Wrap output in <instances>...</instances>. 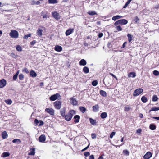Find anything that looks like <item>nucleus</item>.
Masks as SVG:
<instances>
[{
    "mask_svg": "<svg viewBox=\"0 0 159 159\" xmlns=\"http://www.w3.org/2000/svg\"><path fill=\"white\" fill-rule=\"evenodd\" d=\"M75 114V111L73 110H71L69 111L67 114H66L63 117L65 120L68 121H70L72 118L73 114Z\"/></svg>",
    "mask_w": 159,
    "mask_h": 159,
    "instance_id": "obj_1",
    "label": "nucleus"
},
{
    "mask_svg": "<svg viewBox=\"0 0 159 159\" xmlns=\"http://www.w3.org/2000/svg\"><path fill=\"white\" fill-rule=\"evenodd\" d=\"M128 21L125 19H120L116 21L114 23V25L117 26L119 25H125L128 23Z\"/></svg>",
    "mask_w": 159,
    "mask_h": 159,
    "instance_id": "obj_2",
    "label": "nucleus"
},
{
    "mask_svg": "<svg viewBox=\"0 0 159 159\" xmlns=\"http://www.w3.org/2000/svg\"><path fill=\"white\" fill-rule=\"evenodd\" d=\"M9 35L11 38H17L19 37V33L18 31L16 30H11L9 33Z\"/></svg>",
    "mask_w": 159,
    "mask_h": 159,
    "instance_id": "obj_3",
    "label": "nucleus"
},
{
    "mask_svg": "<svg viewBox=\"0 0 159 159\" xmlns=\"http://www.w3.org/2000/svg\"><path fill=\"white\" fill-rule=\"evenodd\" d=\"M62 102L61 101H56L53 103L55 109L59 110L61 107Z\"/></svg>",
    "mask_w": 159,
    "mask_h": 159,
    "instance_id": "obj_4",
    "label": "nucleus"
},
{
    "mask_svg": "<svg viewBox=\"0 0 159 159\" xmlns=\"http://www.w3.org/2000/svg\"><path fill=\"white\" fill-rule=\"evenodd\" d=\"M143 91V90L142 88H138L135 90L134 93L133 95L134 97H136L139 95Z\"/></svg>",
    "mask_w": 159,
    "mask_h": 159,
    "instance_id": "obj_5",
    "label": "nucleus"
},
{
    "mask_svg": "<svg viewBox=\"0 0 159 159\" xmlns=\"http://www.w3.org/2000/svg\"><path fill=\"white\" fill-rule=\"evenodd\" d=\"M34 125L35 126H37L38 125V123H39L38 126H43L44 125V122L42 120L39 121L37 119H35L34 121Z\"/></svg>",
    "mask_w": 159,
    "mask_h": 159,
    "instance_id": "obj_6",
    "label": "nucleus"
},
{
    "mask_svg": "<svg viewBox=\"0 0 159 159\" xmlns=\"http://www.w3.org/2000/svg\"><path fill=\"white\" fill-rule=\"evenodd\" d=\"M60 96V95L58 93H57L55 94L52 95L49 98V99L51 101H54L57 99Z\"/></svg>",
    "mask_w": 159,
    "mask_h": 159,
    "instance_id": "obj_7",
    "label": "nucleus"
},
{
    "mask_svg": "<svg viewBox=\"0 0 159 159\" xmlns=\"http://www.w3.org/2000/svg\"><path fill=\"white\" fill-rule=\"evenodd\" d=\"M52 15L53 17L56 20H58L60 18L59 13L56 11L52 12Z\"/></svg>",
    "mask_w": 159,
    "mask_h": 159,
    "instance_id": "obj_8",
    "label": "nucleus"
},
{
    "mask_svg": "<svg viewBox=\"0 0 159 159\" xmlns=\"http://www.w3.org/2000/svg\"><path fill=\"white\" fill-rule=\"evenodd\" d=\"M45 111L51 115L53 116L54 115V110L52 108H46L45 109Z\"/></svg>",
    "mask_w": 159,
    "mask_h": 159,
    "instance_id": "obj_9",
    "label": "nucleus"
},
{
    "mask_svg": "<svg viewBox=\"0 0 159 159\" xmlns=\"http://www.w3.org/2000/svg\"><path fill=\"white\" fill-rule=\"evenodd\" d=\"M152 155V154L150 152H148L143 157L144 159H149Z\"/></svg>",
    "mask_w": 159,
    "mask_h": 159,
    "instance_id": "obj_10",
    "label": "nucleus"
},
{
    "mask_svg": "<svg viewBox=\"0 0 159 159\" xmlns=\"http://www.w3.org/2000/svg\"><path fill=\"white\" fill-rule=\"evenodd\" d=\"M70 103L74 106H76L78 104V102L74 97L70 98Z\"/></svg>",
    "mask_w": 159,
    "mask_h": 159,
    "instance_id": "obj_11",
    "label": "nucleus"
},
{
    "mask_svg": "<svg viewBox=\"0 0 159 159\" xmlns=\"http://www.w3.org/2000/svg\"><path fill=\"white\" fill-rule=\"evenodd\" d=\"M39 142L43 143L46 140V137L44 134L41 135L39 138Z\"/></svg>",
    "mask_w": 159,
    "mask_h": 159,
    "instance_id": "obj_12",
    "label": "nucleus"
},
{
    "mask_svg": "<svg viewBox=\"0 0 159 159\" xmlns=\"http://www.w3.org/2000/svg\"><path fill=\"white\" fill-rule=\"evenodd\" d=\"M74 29L73 28L69 29L66 30L65 32L66 36H68L71 34L74 31Z\"/></svg>",
    "mask_w": 159,
    "mask_h": 159,
    "instance_id": "obj_13",
    "label": "nucleus"
},
{
    "mask_svg": "<svg viewBox=\"0 0 159 159\" xmlns=\"http://www.w3.org/2000/svg\"><path fill=\"white\" fill-rule=\"evenodd\" d=\"M41 16H42V18L43 19L46 18H49V16H48V13L45 11H43L41 13Z\"/></svg>",
    "mask_w": 159,
    "mask_h": 159,
    "instance_id": "obj_14",
    "label": "nucleus"
},
{
    "mask_svg": "<svg viewBox=\"0 0 159 159\" xmlns=\"http://www.w3.org/2000/svg\"><path fill=\"white\" fill-rule=\"evenodd\" d=\"M43 30L42 29L39 28L37 30L36 34L39 36L41 37L43 35Z\"/></svg>",
    "mask_w": 159,
    "mask_h": 159,
    "instance_id": "obj_15",
    "label": "nucleus"
},
{
    "mask_svg": "<svg viewBox=\"0 0 159 159\" xmlns=\"http://www.w3.org/2000/svg\"><path fill=\"white\" fill-rule=\"evenodd\" d=\"M66 108L64 107L61 109L60 111V114L61 116L63 117L64 116L66 115Z\"/></svg>",
    "mask_w": 159,
    "mask_h": 159,
    "instance_id": "obj_16",
    "label": "nucleus"
},
{
    "mask_svg": "<svg viewBox=\"0 0 159 159\" xmlns=\"http://www.w3.org/2000/svg\"><path fill=\"white\" fill-rule=\"evenodd\" d=\"M54 50L57 52H61L62 50V47L59 45H56L54 48Z\"/></svg>",
    "mask_w": 159,
    "mask_h": 159,
    "instance_id": "obj_17",
    "label": "nucleus"
},
{
    "mask_svg": "<svg viewBox=\"0 0 159 159\" xmlns=\"http://www.w3.org/2000/svg\"><path fill=\"white\" fill-rule=\"evenodd\" d=\"M6 83V81L4 79H2L1 80V88H2L5 86Z\"/></svg>",
    "mask_w": 159,
    "mask_h": 159,
    "instance_id": "obj_18",
    "label": "nucleus"
},
{
    "mask_svg": "<svg viewBox=\"0 0 159 159\" xmlns=\"http://www.w3.org/2000/svg\"><path fill=\"white\" fill-rule=\"evenodd\" d=\"M74 118L75 119L74 122L75 123H77L79 122L80 117L78 115H76L74 116Z\"/></svg>",
    "mask_w": 159,
    "mask_h": 159,
    "instance_id": "obj_19",
    "label": "nucleus"
},
{
    "mask_svg": "<svg viewBox=\"0 0 159 159\" xmlns=\"http://www.w3.org/2000/svg\"><path fill=\"white\" fill-rule=\"evenodd\" d=\"M99 107L98 104L95 105L93 107V112H96L98 111Z\"/></svg>",
    "mask_w": 159,
    "mask_h": 159,
    "instance_id": "obj_20",
    "label": "nucleus"
},
{
    "mask_svg": "<svg viewBox=\"0 0 159 159\" xmlns=\"http://www.w3.org/2000/svg\"><path fill=\"white\" fill-rule=\"evenodd\" d=\"M2 136L3 139H5L8 137V134L6 131H4L2 133Z\"/></svg>",
    "mask_w": 159,
    "mask_h": 159,
    "instance_id": "obj_21",
    "label": "nucleus"
},
{
    "mask_svg": "<svg viewBox=\"0 0 159 159\" xmlns=\"http://www.w3.org/2000/svg\"><path fill=\"white\" fill-rule=\"evenodd\" d=\"M30 76L33 77H35L37 76V74L33 70H31L30 72Z\"/></svg>",
    "mask_w": 159,
    "mask_h": 159,
    "instance_id": "obj_22",
    "label": "nucleus"
},
{
    "mask_svg": "<svg viewBox=\"0 0 159 159\" xmlns=\"http://www.w3.org/2000/svg\"><path fill=\"white\" fill-rule=\"evenodd\" d=\"M79 63L80 65L84 66L86 65L87 62L84 59H82L80 61Z\"/></svg>",
    "mask_w": 159,
    "mask_h": 159,
    "instance_id": "obj_23",
    "label": "nucleus"
},
{
    "mask_svg": "<svg viewBox=\"0 0 159 159\" xmlns=\"http://www.w3.org/2000/svg\"><path fill=\"white\" fill-rule=\"evenodd\" d=\"M83 71L84 73L87 74L89 72V70L88 67L84 66L83 68Z\"/></svg>",
    "mask_w": 159,
    "mask_h": 159,
    "instance_id": "obj_24",
    "label": "nucleus"
},
{
    "mask_svg": "<svg viewBox=\"0 0 159 159\" xmlns=\"http://www.w3.org/2000/svg\"><path fill=\"white\" fill-rule=\"evenodd\" d=\"M122 17V16L120 15H116L112 17V20H113L115 21L116 20L120 19Z\"/></svg>",
    "mask_w": 159,
    "mask_h": 159,
    "instance_id": "obj_25",
    "label": "nucleus"
},
{
    "mask_svg": "<svg viewBox=\"0 0 159 159\" xmlns=\"http://www.w3.org/2000/svg\"><path fill=\"white\" fill-rule=\"evenodd\" d=\"M99 93L103 97H105L107 96V94L106 92L103 90H100Z\"/></svg>",
    "mask_w": 159,
    "mask_h": 159,
    "instance_id": "obj_26",
    "label": "nucleus"
},
{
    "mask_svg": "<svg viewBox=\"0 0 159 159\" xmlns=\"http://www.w3.org/2000/svg\"><path fill=\"white\" fill-rule=\"evenodd\" d=\"M127 36L128 42L129 43L131 42L133 39V36L130 34H128L127 35Z\"/></svg>",
    "mask_w": 159,
    "mask_h": 159,
    "instance_id": "obj_27",
    "label": "nucleus"
},
{
    "mask_svg": "<svg viewBox=\"0 0 159 159\" xmlns=\"http://www.w3.org/2000/svg\"><path fill=\"white\" fill-rule=\"evenodd\" d=\"M136 76V74L134 72H131L128 75V77H133L134 78Z\"/></svg>",
    "mask_w": 159,
    "mask_h": 159,
    "instance_id": "obj_28",
    "label": "nucleus"
},
{
    "mask_svg": "<svg viewBox=\"0 0 159 159\" xmlns=\"http://www.w3.org/2000/svg\"><path fill=\"white\" fill-rule=\"evenodd\" d=\"M107 116V114L106 112H104L101 113L100 117L102 119H104L106 118Z\"/></svg>",
    "mask_w": 159,
    "mask_h": 159,
    "instance_id": "obj_29",
    "label": "nucleus"
},
{
    "mask_svg": "<svg viewBox=\"0 0 159 159\" xmlns=\"http://www.w3.org/2000/svg\"><path fill=\"white\" fill-rule=\"evenodd\" d=\"M90 122L91 124L93 125H95L96 124V120L91 118H89Z\"/></svg>",
    "mask_w": 159,
    "mask_h": 159,
    "instance_id": "obj_30",
    "label": "nucleus"
},
{
    "mask_svg": "<svg viewBox=\"0 0 159 159\" xmlns=\"http://www.w3.org/2000/svg\"><path fill=\"white\" fill-rule=\"evenodd\" d=\"M35 148H32L30 149V152H29L28 153V155H34L35 154Z\"/></svg>",
    "mask_w": 159,
    "mask_h": 159,
    "instance_id": "obj_31",
    "label": "nucleus"
},
{
    "mask_svg": "<svg viewBox=\"0 0 159 159\" xmlns=\"http://www.w3.org/2000/svg\"><path fill=\"white\" fill-rule=\"evenodd\" d=\"M156 126L154 124H151L149 126V128L151 130H153L156 129Z\"/></svg>",
    "mask_w": 159,
    "mask_h": 159,
    "instance_id": "obj_32",
    "label": "nucleus"
},
{
    "mask_svg": "<svg viewBox=\"0 0 159 159\" xmlns=\"http://www.w3.org/2000/svg\"><path fill=\"white\" fill-rule=\"evenodd\" d=\"M10 153L7 152H4L2 155V157H5L9 156Z\"/></svg>",
    "mask_w": 159,
    "mask_h": 159,
    "instance_id": "obj_33",
    "label": "nucleus"
},
{
    "mask_svg": "<svg viewBox=\"0 0 159 159\" xmlns=\"http://www.w3.org/2000/svg\"><path fill=\"white\" fill-rule=\"evenodd\" d=\"M141 99L143 103H146L148 101L147 98L144 96L141 97Z\"/></svg>",
    "mask_w": 159,
    "mask_h": 159,
    "instance_id": "obj_34",
    "label": "nucleus"
},
{
    "mask_svg": "<svg viewBox=\"0 0 159 159\" xmlns=\"http://www.w3.org/2000/svg\"><path fill=\"white\" fill-rule=\"evenodd\" d=\"M87 13L90 16H93L97 14L95 11H89L87 12Z\"/></svg>",
    "mask_w": 159,
    "mask_h": 159,
    "instance_id": "obj_35",
    "label": "nucleus"
},
{
    "mask_svg": "<svg viewBox=\"0 0 159 159\" xmlns=\"http://www.w3.org/2000/svg\"><path fill=\"white\" fill-rule=\"evenodd\" d=\"M79 109L80 110V111L83 113H84L86 110V108L82 106H80L79 107Z\"/></svg>",
    "mask_w": 159,
    "mask_h": 159,
    "instance_id": "obj_36",
    "label": "nucleus"
},
{
    "mask_svg": "<svg viewBox=\"0 0 159 159\" xmlns=\"http://www.w3.org/2000/svg\"><path fill=\"white\" fill-rule=\"evenodd\" d=\"M48 2L50 4H55L58 2L57 0H48Z\"/></svg>",
    "mask_w": 159,
    "mask_h": 159,
    "instance_id": "obj_37",
    "label": "nucleus"
},
{
    "mask_svg": "<svg viewBox=\"0 0 159 159\" xmlns=\"http://www.w3.org/2000/svg\"><path fill=\"white\" fill-rule=\"evenodd\" d=\"M12 142L13 143H18L19 144L21 143V141L20 139H15L13 140Z\"/></svg>",
    "mask_w": 159,
    "mask_h": 159,
    "instance_id": "obj_38",
    "label": "nucleus"
},
{
    "mask_svg": "<svg viewBox=\"0 0 159 159\" xmlns=\"http://www.w3.org/2000/svg\"><path fill=\"white\" fill-rule=\"evenodd\" d=\"M5 102L7 104L10 105L12 103V101L11 99H8L5 100Z\"/></svg>",
    "mask_w": 159,
    "mask_h": 159,
    "instance_id": "obj_39",
    "label": "nucleus"
},
{
    "mask_svg": "<svg viewBox=\"0 0 159 159\" xmlns=\"http://www.w3.org/2000/svg\"><path fill=\"white\" fill-rule=\"evenodd\" d=\"M159 110V107H152L151 108L149 111V113L152 111H157Z\"/></svg>",
    "mask_w": 159,
    "mask_h": 159,
    "instance_id": "obj_40",
    "label": "nucleus"
},
{
    "mask_svg": "<svg viewBox=\"0 0 159 159\" xmlns=\"http://www.w3.org/2000/svg\"><path fill=\"white\" fill-rule=\"evenodd\" d=\"M16 50L18 51H21L22 50L21 47L19 45H17L16 46Z\"/></svg>",
    "mask_w": 159,
    "mask_h": 159,
    "instance_id": "obj_41",
    "label": "nucleus"
},
{
    "mask_svg": "<svg viewBox=\"0 0 159 159\" xmlns=\"http://www.w3.org/2000/svg\"><path fill=\"white\" fill-rule=\"evenodd\" d=\"M158 100V98L157 97L156 95H154L153 96L152 98V101L153 102H155L157 101Z\"/></svg>",
    "mask_w": 159,
    "mask_h": 159,
    "instance_id": "obj_42",
    "label": "nucleus"
},
{
    "mask_svg": "<svg viewBox=\"0 0 159 159\" xmlns=\"http://www.w3.org/2000/svg\"><path fill=\"white\" fill-rule=\"evenodd\" d=\"M131 109V107H130L128 105H127L125 107L124 110L125 111H128L130 110Z\"/></svg>",
    "mask_w": 159,
    "mask_h": 159,
    "instance_id": "obj_43",
    "label": "nucleus"
},
{
    "mask_svg": "<svg viewBox=\"0 0 159 159\" xmlns=\"http://www.w3.org/2000/svg\"><path fill=\"white\" fill-rule=\"evenodd\" d=\"M98 84L97 80H94L92 82V84L93 86H96Z\"/></svg>",
    "mask_w": 159,
    "mask_h": 159,
    "instance_id": "obj_44",
    "label": "nucleus"
},
{
    "mask_svg": "<svg viewBox=\"0 0 159 159\" xmlns=\"http://www.w3.org/2000/svg\"><path fill=\"white\" fill-rule=\"evenodd\" d=\"M123 153L127 156H129V152L127 150H124L123 151Z\"/></svg>",
    "mask_w": 159,
    "mask_h": 159,
    "instance_id": "obj_45",
    "label": "nucleus"
},
{
    "mask_svg": "<svg viewBox=\"0 0 159 159\" xmlns=\"http://www.w3.org/2000/svg\"><path fill=\"white\" fill-rule=\"evenodd\" d=\"M116 29L118 31H120L122 30V28L121 26L120 25H118L116 26Z\"/></svg>",
    "mask_w": 159,
    "mask_h": 159,
    "instance_id": "obj_46",
    "label": "nucleus"
},
{
    "mask_svg": "<svg viewBox=\"0 0 159 159\" xmlns=\"http://www.w3.org/2000/svg\"><path fill=\"white\" fill-rule=\"evenodd\" d=\"M31 34H27L26 35H25L23 37V38L25 39H27L28 37L31 36Z\"/></svg>",
    "mask_w": 159,
    "mask_h": 159,
    "instance_id": "obj_47",
    "label": "nucleus"
},
{
    "mask_svg": "<svg viewBox=\"0 0 159 159\" xmlns=\"http://www.w3.org/2000/svg\"><path fill=\"white\" fill-rule=\"evenodd\" d=\"M153 74L155 76H158L159 75V71L157 70H155L153 71Z\"/></svg>",
    "mask_w": 159,
    "mask_h": 159,
    "instance_id": "obj_48",
    "label": "nucleus"
},
{
    "mask_svg": "<svg viewBox=\"0 0 159 159\" xmlns=\"http://www.w3.org/2000/svg\"><path fill=\"white\" fill-rule=\"evenodd\" d=\"M23 72H25L27 74H28L29 73L28 69L26 68H25L22 70Z\"/></svg>",
    "mask_w": 159,
    "mask_h": 159,
    "instance_id": "obj_49",
    "label": "nucleus"
},
{
    "mask_svg": "<svg viewBox=\"0 0 159 159\" xmlns=\"http://www.w3.org/2000/svg\"><path fill=\"white\" fill-rule=\"evenodd\" d=\"M19 78L20 80H22L24 78V75L22 74H20L19 75Z\"/></svg>",
    "mask_w": 159,
    "mask_h": 159,
    "instance_id": "obj_50",
    "label": "nucleus"
},
{
    "mask_svg": "<svg viewBox=\"0 0 159 159\" xmlns=\"http://www.w3.org/2000/svg\"><path fill=\"white\" fill-rule=\"evenodd\" d=\"M36 43V41L35 40H34L31 42L30 43V44L31 45H33L34 44H35Z\"/></svg>",
    "mask_w": 159,
    "mask_h": 159,
    "instance_id": "obj_51",
    "label": "nucleus"
},
{
    "mask_svg": "<svg viewBox=\"0 0 159 159\" xmlns=\"http://www.w3.org/2000/svg\"><path fill=\"white\" fill-rule=\"evenodd\" d=\"M84 155L85 157L89 156L90 155V152H84Z\"/></svg>",
    "mask_w": 159,
    "mask_h": 159,
    "instance_id": "obj_52",
    "label": "nucleus"
},
{
    "mask_svg": "<svg viewBox=\"0 0 159 159\" xmlns=\"http://www.w3.org/2000/svg\"><path fill=\"white\" fill-rule=\"evenodd\" d=\"M11 56L14 58H16V57L17 56L14 53H12L11 54Z\"/></svg>",
    "mask_w": 159,
    "mask_h": 159,
    "instance_id": "obj_53",
    "label": "nucleus"
},
{
    "mask_svg": "<svg viewBox=\"0 0 159 159\" xmlns=\"http://www.w3.org/2000/svg\"><path fill=\"white\" fill-rule=\"evenodd\" d=\"M115 132H112L110 135V137L111 138H112L113 136L115 134Z\"/></svg>",
    "mask_w": 159,
    "mask_h": 159,
    "instance_id": "obj_54",
    "label": "nucleus"
},
{
    "mask_svg": "<svg viewBox=\"0 0 159 159\" xmlns=\"http://www.w3.org/2000/svg\"><path fill=\"white\" fill-rule=\"evenodd\" d=\"M141 132L142 129H139L136 131V133L139 134V135H140L141 134Z\"/></svg>",
    "mask_w": 159,
    "mask_h": 159,
    "instance_id": "obj_55",
    "label": "nucleus"
},
{
    "mask_svg": "<svg viewBox=\"0 0 159 159\" xmlns=\"http://www.w3.org/2000/svg\"><path fill=\"white\" fill-rule=\"evenodd\" d=\"M91 135V137L93 139H95L96 137V135L94 133L92 134Z\"/></svg>",
    "mask_w": 159,
    "mask_h": 159,
    "instance_id": "obj_56",
    "label": "nucleus"
},
{
    "mask_svg": "<svg viewBox=\"0 0 159 159\" xmlns=\"http://www.w3.org/2000/svg\"><path fill=\"white\" fill-rule=\"evenodd\" d=\"M109 75L112 76L113 77H114L116 80H118L117 78L116 77V76L112 73H109Z\"/></svg>",
    "mask_w": 159,
    "mask_h": 159,
    "instance_id": "obj_57",
    "label": "nucleus"
},
{
    "mask_svg": "<svg viewBox=\"0 0 159 159\" xmlns=\"http://www.w3.org/2000/svg\"><path fill=\"white\" fill-rule=\"evenodd\" d=\"M127 42H124L122 45V47H121V48L122 49L125 48L126 46V45L127 44Z\"/></svg>",
    "mask_w": 159,
    "mask_h": 159,
    "instance_id": "obj_58",
    "label": "nucleus"
},
{
    "mask_svg": "<svg viewBox=\"0 0 159 159\" xmlns=\"http://www.w3.org/2000/svg\"><path fill=\"white\" fill-rule=\"evenodd\" d=\"M103 34L102 33H100L99 34L98 36L99 38H101L103 36Z\"/></svg>",
    "mask_w": 159,
    "mask_h": 159,
    "instance_id": "obj_59",
    "label": "nucleus"
},
{
    "mask_svg": "<svg viewBox=\"0 0 159 159\" xmlns=\"http://www.w3.org/2000/svg\"><path fill=\"white\" fill-rule=\"evenodd\" d=\"M89 144L85 148H84L83 149L81 150V151H82V152H83V151H85V150H87V149L89 147Z\"/></svg>",
    "mask_w": 159,
    "mask_h": 159,
    "instance_id": "obj_60",
    "label": "nucleus"
},
{
    "mask_svg": "<svg viewBox=\"0 0 159 159\" xmlns=\"http://www.w3.org/2000/svg\"><path fill=\"white\" fill-rule=\"evenodd\" d=\"M17 76L18 75H17L15 74L13 76V80H16L17 79Z\"/></svg>",
    "mask_w": 159,
    "mask_h": 159,
    "instance_id": "obj_61",
    "label": "nucleus"
},
{
    "mask_svg": "<svg viewBox=\"0 0 159 159\" xmlns=\"http://www.w3.org/2000/svg\"><path fill=\"white\" fill-rule=\"evenodd\" d=\"M89 159H94V155H91L89 156Z\"/></svg>",
    "mask_w": 159,
    "mask_h": 159,
    "instance_id": "obj_62",
    "label": "nucleus"
},
{
    "mask_svg": "<svg viewBox=\"0 0 159 159\" xmlns=\"http://www.w3.org/2000/svg\"><path fill=\"white\" fill-rule=\"evenodd\" d=\"M159 8V5H157L156 6H155L154 7L153 9H158Z\"/></svg>",
    "mask_w": 159,
    "mask_h": 159,
    "instance_id": "obj_63",
    "label": "nucleus"
},
{
    "mask_svg": "<svg viewBox=\"0 0 159 159\" xmlns=\"http://www.w3.org/2000/svg\"><path fill=\"white\" fill-rule=\"evenodd\" d=\"M128 4H129L126 2L125 4L123 6V8H126L127 7L128 5Z\"/></svg>",
    "mask_w": 159,
    "mask_h": 159,
    "instance_id": "obj_64",
    "label": "nucleus"
}]
</instances>
